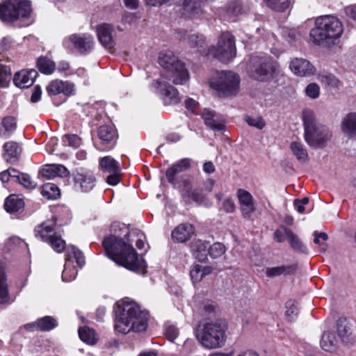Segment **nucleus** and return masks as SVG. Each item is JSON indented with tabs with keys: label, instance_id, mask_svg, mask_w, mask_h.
<instances>
[{
	"label": "nucleus",
	"instance_id": "obj_14",
	"mask_svg": "<svg viewBox=\"0 0 356 356\" xmlns=\"http://www.w3.org/2000/svg\"><path fill=\"white\" fill-rule=\"evenodd\" d=\"M214 56L222 63L229 62L235 57V40L229 32H225L220 35L216 47Z\"/></svg>",
	"mask_w": 356,
	"mask_h": 356
},
{
	"label": "nucleus",
	"instance_id": "obj_59",
	"mask_svg": "<svg viewBox=\"0 0 356 356\" xmlns=\"http://www.w3.org/2000/svg\"><path fill=\"white\" fill-rule=\"evenodd\" d=\"M222 208L227 213H233L236 209V205L232 198H227L223 202Z\"/></svg>",
	"mask_w": 356,
	"mask_h": 356
},
{
	"label": "nucleus",
	"instance_id": "obj_31",
	"mask_svg": "<svg viewBox=\"0 0 356 356\" xmlns=\"http://www.w3.org/2000/svg\"><path fill=\"white\" fill-rule=\"evenodd\" d=\"M213 268L211 266H203L202 265L195 264L191 270V278L193 282H200L204 276L211 274Z\"/></svg>",
	"mask_w": 356,
	"mask_h": 356
},
{
	"label": "nucleus",
	"instance_id": "obj_25",
	"mask_svg": "<svg viewBox=\"0 0 356 356\" xmlns=\"http://www.w3.org/2000/svg\"><path fill=\"white\" fill-rule=\"evenodd\" d=\"M341 129L348 138L356 139V112L348 113L343 118Z\"/></svg>",
	"mask_w": 356,
	"mask_h": 356
},
{
	"label": "nucleus",
	"instance_id": "obj_24",
	"mask_svg": "<svg viewBox=\"0 0 356 356\" xmlns=\"http://www.w3.org/2000/svg\"><path fill=\"white\" fill-rule=\"evenodd\" d=\"M202 117L204 120V124L214 131H222L225 128L224 120L220 119L213 111L204 109L202 112Z\"/></svg>",
	"mask_w": 356,
	"mask_h": 356
},
{
	"label": "nucleus",
	"instance_id": "obj_60",
	"mask_svg": "<svg viewBox=\"0 0 356 356\" xmlns=\"http://www.w3.org/2000/svg\"><path fill=\"white\" fill-rule=\"evenodd\" d=\"M308 203L309 199L307 197H304L302 200L296 199L293 202L297 211L300 213L305 211V205L307 204Z\"/></svg>",
	"mask_w": 356,
	"mask_h": 356
},
{
	"label": "nucleus",
	"instance_id": "obj_13",
	"mask_svg": "<svg viewBox=\"0 0 356 356\" xmlns=\"http://www.w3.org/2000/svg\"><path fill=\"white\" fill-rule=\"evenodd\" d=\"M94 38L86 33H74L66 37L63 40V45L65 49L76 50L81 54L90 53L94 47Z\"/></svg>",
	"mask_w": 356,
	"mask_h": 356
},
{
	"label": "nucleus",
	"instance_id": "obj_28",
	"mask_svg": "<svg viewBox=\"0 0 356 356\" xmlns=\"http://www.w3.org/2000/svg\"><path fill=\"white\" fill-rule=\"evenodd\" d=\"M320 344L322 349L325 351H334L338 345V340L335 333L331 331L325 332L322 335Z\"/></svg>",
	"mask_w": 356,
	"mask_h": 356
},
{
	"label": "nucleus",
	"instance_id": "obj_46",
	"mask_svg": "<svg viewBox=\"0 0 356 356\" xmlns=\"http://www.w3.org/2000/svg\"><path fill=\"white\" fill-rule=\"evenodd\" d=\"M266 5L277 11H284L290 6V0H264Z\"/></svg>",
	"mask_w": 356,
	"mask_h": 356
},
{
	"label": "nucleus",
	"instance_id": "obj_5",
	"mask_svg": "<svg viewBox=\"0 0 356 356\" xmlns=\"http://www.w3.org/2000/svg\"><path fill=\"white\" fill-rule=\"evenodd\" d=\"M226 325L222 321L205 323L197 330L196 337L207 348H218L225 341Z\"/></svg>",
	"mask_w": 356,
	"mask_h": 356
},
{
	"label": "nucleus",
	"instance_id": "obj_12",
	"mask_svg": "<svg viewBox=\"0 0 356 356\" xmlns=\"http://www.w3.org/2000/svg\"><path fill=\"white\" fill-rule=\"evenodd\" d=\"M184 200L186 202L193 201L197 203H202L205 197L203 189L200 187L193 186V178L189 175H184L180 177V181L176 186Z\"/></svg>",
	"mask_w": 356,
	"mask_h": 356
},
{
	"label": "nucleus",
	"instance_id": "obj_63",
	"mask_svg": "<svg viewBox=\"0 0 356 356\" xmlns=\"http://www.w3.org/2000/svg\"><path fill=\"white\" fill-rule=\"evenodd\" d=\"M13 44V40L10 37H4L0 42V47L3 51H7L10 49Z\"/></svg>",
	"mask_w": 356,
	"mask_h": 356
},
{
	"label": "nucleus",
	"instance_id": "obj_43",
	"mask_svg": "<svg viewBox=\"0 0 356 356\" xmlns=\"http://www.w3.org/2000/svg\"><path fill=\"white\" fill-rule=\"evenodd\" d=\"M15 179L16 181L27 189H33L37 186L36 182L32 179L29 175L20 172L18 170H17Z\"/></svg>",
	"mask_w": 356,
	"mask_h": 356
},
{
	"label": "nucleus",
	"instance_id": "obj_55",
	"mask_svg": "<svg viewBox=\"0 0 356 356\" xmlns=\"http://www.w3.org/2000/svg\"><path fill=\"white\" fill-rule=\"evenodd\" d=\"M188 43L191 47H203V44L204 43V40L203 37L192 34L190 35L188 38Z\"/></svg>",
	"mask_w": 356,
	"mask_h": 356
},
{
	"label": "nucleus",
	"instance_id": "obj_41",
	"mask_svg": "<svg viewBox=\"0 0 356 356\" xmlns=\"http://www.w3.org/2000/svg\"><path fill=\"white\" fill-rule=\"evenodd\" d=\"M37 66L39 70L45 74H52L56 68L55 63L46 57H40L38 59Z\"/></svg>",
	"mask_w": 356,
	"mask_h": 356
},
{
	"label": "nucleus",
	"instance_id": "obj_15",
	"mask_svg": "<svg viewBox=\"0 0 356 356\" xmlns=\"http://www.w3.org/2000/svg\"><path fill=\"white\" fill-rule=\"evenodd\" d=\"M152 86L156 92L164 96L163 102L165 104H175L179 102L180 99L177 90L169 85L163 77L153 81Z\"/></svg>",
	"mask_w": 356,
	"mask_h": 356
},
{
	"label": "nucleus",
	"instance_id": "obj_7",
	"mask_svg": "<svg viewBox=\"0 0 356 356\" xmlns=\"http://www.w3.org/2000/svg\"><path fill=\"white\" fill-rule=\"evenodd\" d=\"M239 77L233 72L221 71L211 78V88L218 91L220 96L227 97L236 95L239 89Z\"/></svg>",
	"mask_w": 356,
	"mask_h": 356
},
{
	"label": "nucleus",
	"instance_id": "obj_35",
	"mask_svg": "<svg viewBox=\"0 0 356 356\" xmlns=\"http://www.w3.org/2000/svg\"><path fill=\"white\" fill-rule=\"evenodd\" d=\"M9 300L8 286L4 267L0 264V304H4Z\"/></svg>",
	"mask_w": 356,
	"mask_h": 356
},
{
	"label": "nucleus",
	"instance_id": "obj_49",
	"mask_svg": "<svg viewBox=\"0 0 356 356\" xmlns=\"http://www.w3.org/2000/svg\"><path fill=\"white\" fill-rule=\"evenodd\" d=\"M239 204L254 203L253 196L246 190L239 188L236 192Z\"/></svg>",
	"mask_w": 356,
	"mask_h": 356
},
{
	"label": "nucleus",
	"instance_id": "obj_9",
	"mask_svg": "<svg viewBox=\"0 0 356 356\" xmlns=\"http://www.w3.org/2000/svg\"><path fill=\"white\" fill-rule=\"evenodd\" d=\"M277 63L270 59L252 56L247 67L250 77L259 81H267L273 78Z\"/></svg>",
	"mask_w": 356,
	"mask_h": 356
},
{
	"label": "nucleus",
	"instance_id": "obj_18",
	"mask_svg": "<svg viewBox=\"0 0 356 356\" xmlns=\"http://www.w3.org/2000/svg\"><path fill=\"white\" fill-rule=\"evenodd\" d=\"M289 67L295 75L301 77L310 76L316 72L315 67L308 60L302 58H293Z\"/></svg>",
	"mask_w": 356,
	"mask_h": 356
},
{
	"label": "nucleus",
	"instance_id": "obj_30",
	"mask_svg": "<svg viewBox=\"0 0 356 356\" xmlns=\"http://www.w3.org/2000/svg\"><path fill=\"white\" fill-rule=\"evenodd\" d=\"M209 243L197 240L193 243L192 250L195 258L199 261L203 262L207 259Z\"/></svg>",
	"mask_w": 356,
	"mask_h": 356
},
{
	"label": "nucleus",
	"instance_id": "obj_26",
	"mask_svg": "<svg viewBox=\"0 0 356 356\" xmlns=\"http://www.w3.org/2000/svg\"><path fill=\"white\" fill-rule=\"evenodd\" d=\"M17 128V122L14 117L7 116L0 123V138H9Z\"/></svg>",
	"mask_w": 356,
	"mask_h": 356
},
{
	"label": "nucleus",
	"instance_id": "obj_48",
	"mask_svg": "<svg viewBox=\"0 0 356 356\" xmlns=\"http://www.w3.org/2000/svg\"><path fill=\"white\" fill-rule=\"evenodd\" d=\"M225 252V247L222 243H215L208 248V254L216 259L221 257Z\"/></svg>",
	"mask_w": 356,
	"mask_h": 356
},
{
	"label": "nucleus",
	"instance_id": "obj_54",
	"mask_svg": "<svg viewBox=\"0 0 356 356\" xmlns=\"http://www.w3.org/2000/svg\"><path fill=\"white\" fill-rule=\"evenodd\" d=\"M80 138L76 135H65L63 142L65 145L77 147L79 145Z\"/></svg>",
	"mask_w": 356,
	"mask_h": 356
},
{
	"label": "nucleus",
	"instance_id": "obj_56",
	"mask_svg": "<svg viewBox=\"0 0 356 356\" xmlns=\"http://www.w3.org/2000/svg\"><path fill=\"white\" fill-rule=\"evenodd\" d=\"M166 337L170 341H174L179 335V330L173 325H168L165 327Z\"/></svg>",
	"mask_w": 356,
	"mask_h": 356
},
{
	"label": "nucleus",
	"instance_id": "obj_37",
	"mask_svg": "<svg viewBox=\"0 0 356 356\" xmlns=\"http://www.w3.org/2000/svg\"><path fill=\"white\" fill-rule=\"evenodd\" d=\"M183 10L184 15L191 18L197 17L201 13L200 3L193 0H186L184 3Z\"/></svg>",
	"mask_w": 356,
	"mask_h": 356
},
{
	"label": "nucleus",
	"instance_id": "obj_8",
	"mask_svg": "<svg viewBox=\"0 0 356 356\" xmlns=\"http://www.w3.org/2000/svg\"><path fill=\"white\" fill-rule=\"evenodd\" d=\"M31 11L29 1L8 0L0 3V19L5 22H12L20 17H28Z\"/></svg>",
	"mask_w": 356,
	"mask_h": 356
},
{
	"label": "nucleus",
	"instance_id": "obj_34",
	"mask_svg": "<svg viewBox=\"0 0 356 356\" xmlns=\"http://www.w3.org/2000/svg\"><path fill=\"white\" fill-rule=\"evenodd\" d=\"M99 167L101 170L105 173L120 172V170L119 163L110 156L100 159Z\"/></svg>",
	"mask_w": 356,
	"mask_h": 356
},
{
	"label": "nucleus",
	"instance_id": "obj_23",
	"mask_svg": "<svg viewBox=\"0 0 356 356\" xmlns=\"http://www.w3.org/2000/svg\"><path fill=\"white\" fill-rule=\"evenodd\" d=\"M195 233L193 225L181 223L176 227L172 232V238L174 241L184 243L189 240Z\"/></svg>",
	"mask_w": 356,
	"mask_h": 356
},
{
	"label": "nucleus",
	"instance_id": "obj_21",
	"mask_svg": "<svg viewBox=\"0 0 356 356\" xmlns=\"http://www.w3.org/2000/svg\"><path fill=\"white\" fill-rule=\"evenodd\" d=\"M37 75L35 70H22L15 74L13 81L18 88H29L33 85Z\"/></svg>",
	"mask_w": 356,
	"mask_h": 356
},
{
	"label": "nucleus",
	"instance_id": "obj_64",
	"mask_svg": "<svg viewBox=\"0 0 356 356\" xmlns=\"http://www.w3.org/2000/svg\"><path fill=\"white\" fill-rule=\"evenodd\" d=\"M225 355L228 356H259L256 352L250 350L241 351L236 355L233 353H225Z\"/></svg>",
	"mask_w": 356,
	"mask_h": 356
},
{
	"label": "nucleus",
	"instance_id": "obj_19",
	"mask_svg": "<svg viewBox=\"0 0 356 356\" xmlns=\"http://www.w3.org/2000/svg\"><path fill=\"white\" fill-rule=\"evenodd\" d=\"M191 166L190 159H183L177 161L170 167L166 171V177L168 181L173 186H176L180 181V178L177 177V175L188 170Z\"/></svg>",
	"mask_w": 356,
	"mask_h": 356
},
{
	"label": "nucleus",
	"instance_id": "obj_39",
	"mask_svg": "<svg viewBox=\"0 0 356 356\" xmlns=\"http://www.w3.org/2000/svg\"><path fill=\"white\" fill-rule=\"evenodd\" d=\"M41 194L49 200H54L60 196V190L56 184L46 183L42 186Z\"/></svg>",
	"mask_w": 356,
	"mask_h": 356
},
{
	"label": "nucleus",
	"instance_id": "obj_57",
	"mask_svg": "<svg viewBox=\"0 0 356 356\" xmlns=\"http://www.w3.org/2000/svg\"><path fill=\"white\" fill-rule=\"evenodd\" d=\"M246 122L250 126L254 127L259 129H262L265 127V122L261 117H248Z\"/></svg>",
	"mask_w": 356,
	"mask_h": 356
},
{
	"label": "nucleus",
	"instance_id": "obj_4",
	"mask_svg": "<svg viewBox=\"0 0 356 356\" xmlns=\"http://www.w3.org/2000/svg\"><path fill=\"white\" fill-rule=\"evenodd\" d=\"M302 122L306 143L313 148L325 147L332 136V131L328 127L317 120L313 110L306 108L302 111Z\"/></svg>",
	"mask_w": 356,
	"mask_h": 356
},
{
	"label": "nucleus",
	"instance_id": "obj_3",
	"mask_svg": "<svg viewBox=\"0 0 356 356\" xmlns=\"http://www.w3.org/2000/svg\"><path fill=\"white\" fill-rule=\"evenodd\" d=\"M343 32V24L337 17L323 15L316 19L315 26L310 31L309 36L314 44L329 47L335 44Z\"/></svg>",
	"mask_w": 356,
	"mask_h": 356
},
{
	"label": "nucleus",
	"instance_id": "obj_10",
	"mask_svg": "<svg viewBox=\"0 0 356 356\" xmlns=\"http://www.w3.org/2000/svg\"><path fill=\"white\" fill-rule=\"evenodd\" d=\"M56 220H47L38 225L35 229L36 237L42 241L47 242L54 251L61 253L66 248L65 241L54 230Z\"/></svg>",
	"mask_w": 356,
	"mask_h": 356
},
{
	"label": "nucleus",
	"instance_id": "obj_22",
	"mask_svg": "<svg viewBox=\"0 0 356 356\" xmlns=\"http://www.w3.org/2000/svg\"><path fill=\"white\" fill-rule=\"evenodd\" d=\"M96 31L99 42L106 48L111 49L114 45L113 26L109 24L103 23L97 26Z\"/></svg>",
	"mask_w": 356,
	"mask_h": 356
},
{
	"label": "nucleus",
	"instance_id": "obj_20",
	"mask_svg": "<svg viewBox=\"0 0 356 356\" xmlns=\"http://www.w3.org/2000/svg\"><path fill=\"white\" fill-rule=\"evenodd\" d=\"M74 86L69 81L56 79L52 81L47 87V91L50 95L63 94L70 96L73 94Z\"/></svg>",
	"mask_w": 356,
	"mask_h": 356
},
{
	"label": "nucleus",
	"instance_id": "obj_58",
	"mask_svg": "<svg viewBox=\"0 0 356 356\" xmlns=\"http://www.w3.org/2000/svg\"><path fill=\"white\" fill-rule=\"evenodd\" d=\"M17 176V170L15 168H9L0 173V179L3 183H6L10 177L15 178Z\"/></svg>",
	"mask_w": 356,
	"mask_h": 356
},
{
	"label": "nucleus",
	"instance_id": "obj_44",
	"mask_svg": "<svg viewBox=\"0 0 356 356\" xmlns=\"http://www.w3.org/2000/svg\"><path fill=\"white\" fill-rule=\"evenodd\" d=\"M284 230L286 238L288 239L291 248L295 250L303 252L305 247L298 236L290 229H286Z\"/></svg>",
	"mask_w": 356,
	"mask_h": 356
},
{
	"label": "nucleus",
	"instance_id": "obj_38",
	"mask_svg": "<svg viewBox=\"0 0 356 356\" xmlns=\"http://www.w3.org/2000/svg\"><path fill=\"white\" fill-rule=\"evenodd\" d=\"M290 149L299 161L305 163L307 161V152L301 143L297 141L292 142L290 145Z\"/></svg>",
	"mask_w": 356,
	"mask_h": 356
},
{
	"label": "nucleus",
	"instance_id": "obj_42",
	"mask_svg": "<svg viewBox=\"0 0 356 356\" xmlns=\"http://www.w3.org/2000/svg\"><path fill=\"white\" fill-rule=\"evenodd\" d=\"M318 80L323 84L332 88H338L339 86V80L334 75L327 72H320Z\"/></svg>",
	"mask_w": 356,
	"mask_h": 356
},
{
	"label": "nucleus",
	"instance_id": "obj_27",
	"mask_svg": "<svg viewBox=\"0 0 356 356\" xmlns=\"http://www.w3.org/2000/svg\"><path fill=\"white\" fill-rule=\"evenodd\" d=\"M67 175V169L61 164L47 165L42 169V175L48 179H52L56 177H65Z\"/></svg>",
	"mask_w": 356,
	"mask_h": 356
},
{
	"label": "nucleus",
	"instance_id": "obj_2",
	"mask_svg": "<svg viewBox=\"0 0 356 356\" xmlns=\"http://www.w3.org/2000/svg\"><path fill=\"white\" fill-rule=\"evenodd\" d=\"M115 330L119 333L140 332L147 327L148 313L142 311L137 303L124 300L115 308Z\"/></svg>",
	"mask_w": 356,
	"mask_h": 356
},
{
	"label": "nucleus",
	"instance_id": "obj_61",
	"mask_svg": "<svg viewBox=\"0 0 356 356\" xmlns=\"http://www.w3.org/2000/svg\"><path fill=\"white\" fill-rule=\"evenodd\" d=\"M286 229H288L285 226H282L280 229H278L275 230L274 232V238L278 242V243H282L285 240L286 236Z\"/></svg>",
	"mask_w": 356,
	"mask_h": 356
},
{
	"label": "nucleus",
	"instance_id": "obj_52",
	"mask_svg": "<svg viewBox=\"0 0 356 356\" xmlns=\"http://www.w3.org/2000/svg\"><path fill=\"white\" fill-rule=\"evenodd\" d=\"M314 243L321 246L320 251L324 252L326 250V244L325 243L328 238L327 235L324 232H318L316 231L314 232Z\"/></svg>",
	"mask_w": 356,
	"mask_h": 356
},
{
	"label": "nucleus",
	"instance_id": "obj_29",
	"mask_svg": "<svg viewBox=\"0 0 356 356\" xmlns=\"http://www.w3.org/2000/svg\"><path fill=\"white\" fill-rule=\"evenodd\" d=\"M3 148V157L7 162H13V161L17 160L21 152L18 144L13 141L6 142Z\"/></svg>",
	"mask_w": 356,
	"mask_h": 356
},
{
	"label": "nucleus",
	"instance_id": "obj_33",
	"mask_svg": "<svg viewBox=\"0 0 356 356\" xmlns=\"http://www.w3.org/2000/svg\"><path fill=\"white\" fill-rule=\"evenodd\" d=\"M296 270V266L292 265H282L268 268L266 270V275L268 277H274L280 275H287L293 274Z\"/></svg>",
	"mask_w": 356,
	"mask_h": 356
},
{
	"label": "nucleus",
	"instance_id": "obj_1",
	"mask_svg": "<svg viewBox=\"0 0 356 356\" xmlns=\"http://www.w3.org/2000/svg\"><path fill=\"white\" fill-rule=\"evenodd\" d=\"M112 234L104 238L102 245L106 255L116 264L130 270L144 274L146 272L145 261L140 257L130 241L136 238V245L139 250L145 249V236L138 230L128 232L127 227L120 222L111 226Z\"/></svg>",
	"mask_w": 356,
	"mask_h": 356
},
{
	"label": "nucleus",
	"instance_id": "obj_6",
	"mask_svg": "<svg viewBox=\"0 0 356 356\" xmlns=\"http://www.w3.org/2000/svg\"><path fill=\"white\" fill-rule=\"evenodd\" d=\"M159 65L168 70V76L176 85L184 84L189 74L184 64L170 50L162 51L159 55Z\"/></svg>",
	"mask_w": 356,
	"mask_h": 356
},
{
	"label": "nucleus",
	"instance_id": "obj_53",
	"mask_svg": "<svg viewBox=\"0 0 356 356\" xmlns=\"http://www.w3.org/2000/svg\"><path fill=\"white\" fill-rule=\"evenodd\" d=\"M240 205V211L243 218L245 219H250L252 213L255 211L254 203L243 204Z\"/></svg>",
	"mask_w": 356,
	"mask_h": 356
},
{
	"label": "nucleus",
	"instance_id": "obj_47",
	"mask_svg": "<svg viewBox=\"0 0 356 356\" xmlns=\"http://www.w3.org/2000/svg\"><path fill=\"white\" fill-rule=\"evenodd\" d=\"M285 315L289 321H292L298 314V302L293 300H288L285 304Z\"/></svg>",
	"mask_w": 356,
	"mask_h": 356
},
{
	"label": "nucleus",
	"instance_id": "obj_17",
	"mask_svg": "<svg viewBox=\"0 0 356 356\" xmlns=\"http://www.w3.org/2000/svg\"><path fill=\"white\" fill-rule=\"evenodd\" d=\"M74 179L75 186L83 192H88L92 190L96 181L92 172L85 169L77 170Z\"/></svg>",
	"mask_w": 356,
	"mask_h": 356
},
{
	"label": "nucleus",
	"instance_id": "obj_11",
	"mask_svg": "<svg viewBox=\"0 0 356 356\" xmlns=\"http://www.w3.org/2000/svg\"><path fill=\"white\" fill-rule=\"evenodd\" d=\"M74 261L79 267H83L85 264L84 256L74 245H69L66 248L65 264L62 274L63 281L71 282L76 278L77 270L73 265Z\"/></svg>",
	"mask_w": 356,
	"mask_h": 356
},
{
	"label": "nucleus",
	"instance_id": "obj_62",
	"mask_svg": "<svg viewBox=\"0 0 356 356\" xmlns=\"http://www.w3.org/2000/svg\"><path fill=\"white\" fill-rule=\"evenodd\" d=\"M106 178V182L111 186H115L120 182V172H109Z\"/></svg>",
	"mask_w": 356,
	"mask_h": 356
},
{
	"label": "nucleus",
	"instance_id": "obj_32",
	"mask_svg": "<svg viewBox=\"0 0 356 356\" xmlns=\"http://www.w3.org/2000/svg\"><path fill=\"white\" fill-rule=\"evenodd\" d=\"M116 130L111 125H103L98 129V137L102 144L112 143L116 138Z\"/></svg>",
	"mask_w": 356,
	"mask_h": 356
},
{
	"label": "nucleus",
	"instance_id": "obj_51",
	"mask_svg": "<svg viewBox=\"0 0 356 356\" xmlns=\"http://www.w3.org/2000/svg\"><path fill=\"white\" fill-rule=\"evenodd\" d=\"M11 79V71L9 67L0 65V87H6Z\"/></svg>",
	"mask_w": 356,
	"mask_h": 356
},
{
	"label": "nucleus",
	"instance_id": "obj_50",
	"mask_svg": "<svg viewBox=\"0 0 356 356\" xmlns=\"http://www.w3.org/2000/svg\"><path fill=\"white\" fill-rule=\"evenodd\" d=\"M305 95L312 99H316L320 96L321 88L316 83H311L305 89Z\"/></svg>",
	"mask_w": 356,
	"mask_h": 356
},
{
	"label": "nucleus",
	"instance_id": "obj_40",
	"mask_svg": "<svg viewBox=\"0 0 356 356\" xmlns=\"http://www.w3.org/2000/svg\"><path fill=\"white\" fill-rule=\"evenodd\" d=\"M79 335L83 341L88 344H95L97 340L95 330L86 326L79 329Z\"/></svg>",
	"mask_w": 356,
	"mask_h": 356
},
{
	"label": "nucleus",
	"instance_id": "obj_36",
	"mask_svg": "<svg viewBox=\"0 0 356 356\" xmlns=\"http://www.w3.org/2000/svg\"><path fill=\"white\" fill-rule=\"evenodd\" d=\"M24 205L23 200L15 195H11L7 197L4 204L5 209L9 213L18 211L24 207Z\"/></svg>",
	"mask_w": 356,
	"mask_h": 356
},
{
	"label": "nucleus",
	"instance_id": "obj_16",
	"mask_svg": "<svg viewBox=\"0 0 356 356\" xmlns=\"http://www.w3.org/2000/svg\"><path fill=\"white\" fill-rule=\"evenodd\" d=\"M337 332L343 343H352L354 340V330L356 323L352 319L339 318L337 323Z\"/></svg>",
	"mask_w": 356,
	"mask_h": 356
},
{
	"label": "nucleus",
	"instance_id": "obj_45",
	"mask_svg": "<svg viewBox=\"0 0 356 356\" xmlns=\"http://www.w3.org/2000/svg\"><path fill=\"white\" fill-rule=\"evenodd\" d=\"M38 321V325L39 326V330L46 332L49 331L57 326V322L56 319L51 316H44L39 318Z\"/></svg>",
	"mask_w": 356,
	"mask_h": 356
}]
</instances>
